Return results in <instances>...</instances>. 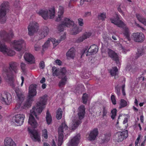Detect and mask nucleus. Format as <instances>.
I'll return each instance as SVG.
<instances>
[{
	"mask_svg": "<svg viewBox=\"0 0 146 146\" xmlns=\"http://www.w3.org/2000/svg\"><path fill=\"white\" fill-rule=\"evenodd\" d=\"M144 50L141 49H139L138 50V52L136 54V57L137 58L140 56L144 54Z\"/></svg>",
	"mask_w": 146,
	"mask_h": 146,
	"instance_id": "nucleus-41",
	"label": "nucleus"
},
{
	"mask_svg": "<svg viewBox=\"0 0 146 146\" xmlns=\"http://www.w3.org/2000/svg\"><path fill=\"white\" fill-rule=\"evenodd\" d=\"M9 8V3L7 2H4L0 6V23H3L5 22L6 12Z\"/></svg>",
	"mask_w": 146,
	"mask_h": 146,
	"instance_id": "nucleus-5",
	"label": "nucleus"
},
{
	"mask_svg": "<svg viewBox=\"0 0 146 146\" xmlns=\"http://www.w3.org/2000/svg\"><path fill=\"white\" fill-rule=\"evenodd\" d=\"M128 136V131L126 130L123 131L117 132L115 134L114 137L116 140L119 142L123 141Z\"/></svg>",
	"mask_w": 146,
	"mask_h": 146,
	"instance_id": "nucleus-13",
	"label": "nucleus"
},
{
	"mask_svg": "<svg viewBox=\"0 0 146 146\" xmlns=\"http://www.w3.org/2000/svg\"><path fill=\"white\" fill-rule=\"evenodd\" d=\"M136 17L137 19L141 22L146 26V18L143 17L139 14H137Z\"/></svg>",
	"mask_w": 146,
	"mask_h": 146,
	"instance_id": "nucleus-32",
	"label": "nucleus"
},
{
	"mask_svg": "<svg viewBox=\"0 0 146 146\" xmlns=\"http://www.w3.org/2000/svg\"><path fill=\"white\" fill-rule=\"evenodd\" d=\"M66 56L68 58L73 59L75 56L74 49L73 48H70L66 53Z\"/></svg>",
	"mask_w": 146,
	"mask_h": 146,
	"instance_id": "nucleus-31",
	"label": "nucleus"
},
{
	"mask_svg": "<svg viewBox=\"0 0 146 146\" xmlns=\"http://www.w3.org/2000/svg\"><path fill=\"white\" fill-rule=\"evenodd\" d=\"M74 22L70 19L65 18L62 22V24L59 25L57 27V29L60 32L63 31L64 29V26L68 27H72L74 25Z\"/></svg>",
	"mask_w": 146,
	"mask_h": 146,
	"instance_id": "nucleus-8",
	"label": "nucleus"
},
{
	"mask_svg": "<svg viewBox=\"0 0 146 146\" xmlns=\"http://www.w3.org/2000/svg\"><path fill=\"white\" fill-rule=\"evenodd\" d=\"M80 135L78 134L68 143V146H77L80 138Z\"/></svg>",
	"mask_w": 146,
	"mask_h": 146,
	"instance_id": "nucleus-20",
	"label": "nucleus"
},
{
	"mask_svg": "<svg viewBox=\"0 0 146 146\" xmlns=\"http://www.w3.org/2000/svg\"><path fill=\"white\" fill-rule=\"evenodd\" d=\"M131 36L134 41L137 42H142L145 38L144 35L142 33H133Z\"/></svg>",
	"mask_w": 146,
	"mask_h": 146,
	"instance_id": "nucleus-18",
	"label": "nucleus"
},
{
	"mask_svg": "<svg viewBox=\"0 0 146 146\" xmlns=\"http://www.w3.org/2000/svg\"><path fill=\"white\" fill-rule=\"evenodd\" d=\"M82 100L84 104H86L88 100V96L87 94H83Z\"/></svg>",
	"mask_w": 146,
	"mask_h": 146,
	"instance_id": "nucleus-43",
	"label": "nucleus"
},
{
	"mask_svg": "<svg viewBox=\"0 0 146 146\" xmlns=\"http://www.w3.org/2000/svg\"><path fill=\"white\" fill-rule=\"evenodd\" d=\"M111 134L110 133H106L104 135V142H107L110 139Z\"/></svg>",
	"mask_w": 146,
	"mask_h": 146,
	"instance_id": "nucleus-42",
	"label": "nucleus"
},
{
	"mask_svg": "<svg viewBox=\"0 0 146 146\" xmlns=\"http://www.w3.org/2000/svg\"><path fill=\"white\" fill-rule=\"evenodd\" d=\"M91 34L92 33L90 32H86L82 36L79 37L76 41L77 43H80L87 38H89L91 36Z\"/></svg>",
	"mask_w": 146,
	"mask_h": 146,
	"instance_id": "nucleus-26",
	"label": "nucleus"
},
{
	"mask_svg": "<svg viewBox=\"0 0 146 146\" xmlns=\"http://www.w3.org/2000/svg\"><path fill=\"white\" fill-rule=\"evenodd\" d=\"M13 47L15 50L19 51L21 50L23 46L25 45V43L23 39L15 40L12 43Z\"/></svg>",
	"mask_w": 146,
	"mask_h": 146,
	"instance_id": "nucleus-16",
	"label": "nucleus"
},
{
	"mask_svg": "<svg viewBox=\"0 0 146 146\" xmlns=\"http://www.w3.org/2000/svg\"><path fill=\"white\" fill-rule=\"evenodd\" d=\"M28 29L29 35L30 36L33 35L38 30V24L35 21L31 22L28 26Z\"/></svg>",
	"mask_w": 146,
	"mask_h": 146,
	"instance_id": "nucleus-10",
	"label": "nucleus"
},
{
	"mask_svg": "<svg viewBox=\"0 0 146 146\" xmlns=\"http://www.w3.org/2000/svg\"><path fill=\"white\" fill-rule=\"evenodd\" d=\"M131 67L130 65L127 66L126 67V69L129 70L131 69Z\"/></svg>",
	"mask_w": 146,
	"mask_h": 146,
	"instance_id": "nucleus-63",
	"label": "nucleus"
},
{
	"mask_svg": "<svg viewBox=\"0 0 146 146\" xmlns=\"http://www.w3.org/2000/svg\"><path fill=\"white\" fill-rule=\"evenodd\" d=\"M140 119L141 121V122L142 123H143V115H141L140 116Z\"/></svg>",
	"mask_w": 146,
	"mask_h": 146,
	"instance_id": "nucleus-60",
	"label": "nucleus"
},
{
	"mask_svg": "<svg viewBox=\"0 0 146 146\" xmlns=\"http://www.w3.org/2000/svg\"><path fill=\"white\" fill-rule=\"evenodd\" d=\"M55 62L56 64L59 66H60L62 64V62L60 60L57 59L55 61Z\"/></svg>",
	"mask_w": 146,
	"mask_h": 146,
	"instance_id": "nucleus-53",
	"label": "nucleus"
},
{
	"mask_svg": "<svg viewBox=\"0 0 146 146\" xmlns=\"http://www.w3.org/2000/svg\"><path fill=\"white\" fill-rule=\"evenodd\" d=\"M98 133V129L96 128L94 129L91 132L89 136V139L90 141L94 140L96 137Z\"/></svg>",
	"mask_w": 146,
	"mask_h": 146,
	"instance_id": "nucleus-29",
	"label": "nucleus"
},
{
	"mask_svg": "<svg viewBox=\"0 0 146 146\" xmlns=\"http://www.w3.org/2000/svg\"><path fill=\"white\" fill-rule=\"evenodd\" d=\"M40 67L42 69H44V63L43 61H41L40 62L39 64Z\"/></svg>",
	"mask_w": 146,
	"mask_h": 146,
	"instance_id": "nucleus-51",
	"label": "nucleus"
},
{
	"mask_svg": "<svg viewBox=\"0 0 146 146\" xmlns=\"http://www.w3.org/2000/svg\"><path fill=\"white\" fill-rule=\"evenodd\" d=\"M78 21L79 25L81 26H83L84 24L83 19L81 18H79L78 19Z\"/></svg>",
	"mask_w": 146,
	"mask_h": 146,
	"instance_id": "nucleus-50",
	"label": "nucleus"
},
{
	"mask_svg": "<svg viewBox=\"0 0 146 146\" xmlns=\"http://www.w3.org/2000/svg\"><path fill=\"white\" fill-rule=\"evenodd\" d=\"M51 42L52 43L54 46H56L60 42L61 40H56L55 38H50Z\"/></svg>",
	"mask_w": 146,
	"mask_h": 146,
	"instance_id": "nucleus-39",
	"label": "nucleus"
},
{
	"mask_svg": "<svg viewBox=\"0 0 146 146\" xmlns=\"http://www.w3.org/2000/svg\"><path fill=\"white\" fill-rule=\"evenodd\" d=\"M52 72L53 76H57L59 74V70L56 67L54 66L52 67Z\"/></svg>",
	"mask_w": 146,
	"mask_h": 146,
	"instance_id": "nucleus-37",
	"label": "nucleus"
},
{
	"mask_svg": "<svg viewBox=\"0 0 146 146\" xmlns=\"http://www.w3.org/2000/svg\"><path fill=\"white\" fill-rule=\"evenodd\" d=\"M98 47L95 44L91 45L87 51L86 56L96 53L98 51Z\"/></svg>",
	"mask_w": 146,
	"mask_h": 146,
	"instance_id": "nucleus-23",
	"label": "nucleus"
},
{
	"mask_svg": "<svg viewBox=\"0 0 146 146\" xmlns=\"http://www.w3.org/2000/svg\"><path fill=\"white\" fill-rule=\"evenodd\" d=\"M93 0H81L80 1V3L82 4H83V2L84 1H87L88 2H90L91 1Z\"/></svg>",
	"mask_w": 146,
	"mask_h": 146,
	"instance_id": "nucleus-55",
	"label": "nucleus"
},
{
	"mask_svg": "<svg viewBox=\"0 0 146 146\" xmlns=\"http://www.w3.org/2000/svg\"><path fill=\"white\" fill-rule=\"evenodd\" d=\"M111 102L113 103V104L114 105H115L116 104V100L115 98V96L113 95H112L111 96Z\"/></svg>",
	"mask_w": 146,
	"mask_h": 146,
	"instance_id": "nucleus-47",
	"label": "nucleus"
},
{
	"mask_svg": "<svg viewBox=\"0 0 146 146\" xmlns=\"http://www.w3.org/2000/svg\"><path fill=\"white\" fill-rule=\"evenodd\" d=\"M111 22L118 27L123 28L124 31L123 34L124 36L129 40H131L130 35V33L128 28L125 26L124 23L121 21L119 20L118 15H116L115 17L111 18L110 19Z\"/></svg>",
	"mask_w": 146,
	"mask_h": 146,
	"instance_id": "nucleus-4",
	"label": "nucleus"
},
{
	"mask_svg": "<svg viewBox=\"0 0 146 146\" xmlns=\"http://www.w3.org/2000/svg\"><path fill=\"white\" fill-rule=\"evenodd\" d=\"M36 86L37 85L36 84H32L30 86L28 96L25 102L23 104V106H21V109H26L31 107L33 100V98L36 94Z\"/></svg>",
	"mask_w": 146,
	"mask_h": 146,
	"instance_id": "nucleus-3",
	"label": "nucleus"
},
{
	"mask_svg": "<svg viewBox=\"0 0 146 146\" xmlns=\"http://www.w3.org/2000/svg\"><path fill=\"white\" fill-rule=\"evenodd\" d=\"M82 121L78 119H74L73 120V123L70 126V128L72 130H75L79 125L82 123Z\"/></svg>",
	"mask_w": 146,
	"mask_h": 146,
	"instance_id": "nucleus-30",
	"label": "nucleus"
},
{
	"mask_svg": "<svg viewBox=\"0 0 146 146\" xmlns=\"http://www.w3.org/2000/svg\"><path fill=\"white\" fill-rule=\"evenodd\" d=\"M78 30H76L75 31L74 30H72L71 31V33L72 35H76L78 33Z\"/></svg>",
	"mask_w": 146,
	"mask_h": 146,
	"instance_id": "nucleus-54",
	"label": "nucleus"
},
{
	"mask_svg": "<svg viewBox=\"0 0 146 146\" xmlns=\"http://www.w3.org/2000/svg\"><path fill=\"white\" fill-rule=\"evenodd\" d=\"M4 146H16L13 139L9 137L6 138L4 140Z\"/></svg>",
	"mask_w": 146,
	"mask_h": 146,
	"instance_id": "nucleus-27",
	"label": "nucleus"
},
{
	"mask_svg": "<svg viewBox=\"0 0 146 146\" xmlns=\"http://www.w3.org/2000/svg\"><path fill=\"white\" fill-rule=\"evenodd\" d=\"M133 110L135 111H136L137 112L138 110V109H137V108H136L134 106H133Z\"/></svg>",
	"mask_w": 146,
	"mask_h": 146,
	"instance_id": "nucleus-64",
	"label": "nucleus"
},
{
	"mask_svg": "<svg viewBox=\"0 0 146 146\" xmlns=\"http://www.w3.org/2000/svg\"><path fill=\"white\" fill-rule=\"evenodd\" d=\"M62 111L60 108H59L57 111L56 117L57 119H60L62 117Z\"/></svg>",
	"mask_w": 146,
	"mask_h": 146,
	"instance_id": "nucleus-36",
	"label": "nucleus"
},
{
	"mask_svg": "<svg viewBox=\"0 0 146 146\" xmlns=\"http://www.w3.org/2000/svg\"><path fill=\"white\" fill-rule=\"evenodd\" d=\"M0 99L4 104L8 105L12 101V96L9 93L4 92L1 94Z\"/></svg>",
	"mask_w": 146,
	"mask_h": 146,
	"instance_id": "nucleus-15",
	"label": "nucleus"
},
{
	"mask_svg": "<svg viewBox=\"0 0 146 146\" xmlns=\"http://www.w3.org/2000/svg\"><path fill=\"white\" fill-rule=\"evenodd\" d=\"M25 118L24 115L22 114H17L13 116L12 119V121L15 123L17 126L22 125L24 122Z\"/></svg>",
	"mask_w": 146,
	"mask_h": 146,
	"instance_id": "nucleus-11",
	"label": "nucleus"
},
{
	"mask_svg": "<svg viewBox=\"0 0 146 146\" xmlns=\"http://www.w3.org/2000/svg\"><path fill=\"white\" fill-rule=\"evenodd\" d=\"M106 15L105 13H100L98 15V18L100 20H102V21L105 20V19L106 18Z\"/></svg>",
	"mask_w": 146,
	"mask_h": 146,
	"instance_id": "nucleus-40",
	"label": "nucleus"
},
{
	"mask_svg": "<svg viewBox=\"0 0 146 146\" xmlns=\"http://www.w3.org/2000/svg\"><path fill=\"white\" fill-rule=\"evenodd\" d=\"M50 42H51L50 38H48L45 42L44 45L42 46V48L43 50L47 48L49 46L50 43Z\"/></svg>",
	"mask_w": 146,
	"mask_h": 146,
	"instance_id": "nucleus-38",
	"label": "nucleus"
},
{
	"mask_svg": "<svg viewBox=\"0 0 146 146\" xmlns=\"http://www.w3.org/2000/svg\"><path fill=\"white\" fill-rule=\"evenodd\" d=\"M64 7L61 6H60L59 7V11L58 12V17L56 20V21H60L63 17V15L64 12Z\"/></svg>",
	"mask_w": 146,
	"mask_h": 146,
	"instance_id": "nucleus-28",
	"label": "nucleus"
},
{
	"mask_svg": "<svg viewBox=\"0 0 146 146\" xmlns=\"http://www.w3.org/2000/svg\"><path fill=\"white\" fill-rule=\"evenodd\" d=\"M14 34L12 31H10L9 33L3 31L0 32V36L5 41L9 42L13 38Z\"/></svg>",
	"mask_w": 146,
	"mask_h": 146,
	"instance_id": "nucleus-12",
	"label": "nucleus"
},
{
	"mask_svg": "<svg viewBox=\"0 0 146 146\" xmlns=\"http://www.w3.org/2000/svg\"><path fill=\"white\" fill-rule=\"evenodd\" d=\"M117 10L119 12L121 13L122 14V15H124V12L122 11L121 10V8L120 7H118V8Z\"/></svg>",
	"mask_w": 146,
	"mask_h": 146,
	"instance_id": "nucleus-56",
	"label": "nucleus"
},
{
	"mask_svg": "<svg viewBox=\"0 0 146 146\" xmlns=\"http://www.w3.org/2000/svg\"><path fill=\"white\" fill-rule=\"evenodd\" d=\"M68 127L65 123H62L58 128V145L60 146L63 142L64 134L68 132Z\"/></svg>",
	"mask_w": 146,
	"mask_h": 146,
	"instance_id": "nucleus-6",
	"label": "nucleus"
},
{
	"mask_svg": "<svg viewBox=\"0 0 146 146\" xmlns=\"http://www.w3.org/2000/svg\"><path fill=\"white\" fill-rule=\"evenodd\" d=\"M115 90L116 93L118 96H119L120 95V88L118 85L115 87Z\"/></svg>",
	"mask_w": 146,
	"mask_h": 146,
	"instance_id": "nucleus-45",
	"label": "nucleus"
},
{
	"mask_svg": "<svg viewBox=\"0 0 146 146\" xmlns=\"http://www.w3.org/2000/svg\"><path fill=\"white\" fill-rule=\"evenodd\" d=\"M0 51L4 54L10 56H12L15 54V52L7 47L5 44L0 41Z\"/></svg>",
	"mask_w": 146,
	"mask_h": 146,
	"instance_id": "nucleus-9",
	"label": "nucleus"
},
{
	"mask_svg": "<svg viewBox=\"0 0 146 146\" xmlns=\"http://www.w3.org/2000/svg\"><path fill=\"white\" fill-rule=\"evenodd\" d=\"M34 48L35 50L36 51H38L40 48L39 46L37 44H36L35 45Z\"/></svg>",
	"mask_w": 146,
	"mask_h": 146,
	"instance_id": "nucleus-52",
	"label": "nucleus"
},
{
	"mask_svg": "<svg viewBox=\"0 0 146 146\" xmlns=\"http://www.w3.org/2000/svg\"><path fill=\"white\" fill-rule=\"evenodd\" d=\"M15 92L17 94V95L18 98V104H17L15 107L16 109H17L20 108L21 103L23 101L24 99V96L23 94L21 91L19 90V89H16Z\"/></svg>",
	"mask_w": 146,
	"mask_h": 146,
	"instance_id": "nucleus-19",
	"label": "nucleus"
},
{
	"mask_svg": "<svg viewBox=\"0 0 146 146\" xmlns=\"http://www.w3.org/2000/svg\"><path fill=\"white\" fill-rule=\"evenodd\" d=\"M127 105V102L124 100L121 99L120 101L119 109H121L122 108H124Z\"/></svg>",
	"mask_w": 146,
	"mask_h": 146,
	"instance_id": "nucleus-35",
	"label": "nucleus"
},
{
	"mask_svg": "<svg viewBox=\"0 0 146 146\" xmlns=\"http://www.w3.org/2000/svg\"><path fill=\"white\" fill-rule=\"evenodd\" d=\"M46 119L47 123L48 125L50 124L52 121V118L48 110L46 113Z\"/></svg>",
	"mask_w": 146,
	"mask_h": 146,
	"instance_id": "nucleus-34",
	"label": "nucleus"
},
{
	"mask_svg": "<svg viewBox=\"0 0 146 146\" xmlns=\"http://www.w3.org/2000/svg\"><path fill=\"white\" fill-rule=\"evenodd\" d=\"M65 36L64 35H63L62 36H61L60 39H59V40H61H61H64L65 38Z\"/></svg>",
	"mask_w": 146,
	"mask_h": 146,
	"instance_id": "nucleus-59",
	"label": "nucleus"
},
{
	"mask_svg": "<svg viewBox=\"0 0 146 146\" xmlns=\"http://www.w3.org/2000/svg\"><path fill=\"white\" fill-rule=\"evenodd\" d=\"M37 13L45 20L48 19L49 16H50V19L53 18L55 16V11L54 8L48 11L46 9L41 10L39 11Z\"/></svg>",
	"mask_w": 146,
	"mask_h": 146,
	"instance_id": "nucleus-7",
	"label": "nucleus"
},
{
	"mask_svg": "<svg viewBox=\"0 0 146 146\" xmlns=\"http://www.w3.org/2000/svg\"><path fill=\"white\" fill-rule=\"evenodd\" d=\"M85 113V109L84 106H80L78 109L77 113L79 120L81 121V120L84 117Z\"/></svg>",
	"mask_w": 146,
	"mask_h": 146,
	"instance_id": "nucleus-22",
	"label": "nucleus"
},
{
	"mask_svg": "<svg viewBox=\"0 0 146 146\" xmlns=\"http://www.w3.org/2000/svg\"><path fill=\"white\" fill-rule=\"evenodd\" d=\"M42 136L43 137L46 139L47 138V132L46 129H44L42 131Z\"/></svg>",
	"mask_w": 146,
	"mask_h": 146,
	"instance_id": "nucleus-46",
	"label": "nucleus"
},
{
	"mask_svg": "<svg viewBox=\"0 0 146 146\" xmlns=\"http://www.w3.org/2000/svg\"><path fill=\"white\" fill-rule=\"evenodd\" d=\"M21 67L22 70L24 71L26 69V65L23 62H21Z\"/></svg>",
	"mask_w": 146,
	"mask_h": 146,
	"instance_id": "nucleus-49",
	"label": "nucleus"
},
{
	"mask_svg": "<svg viewBox=\"0 0 146 146\" xmlns=\"http://www.w3.org/2000/svg\"><path fill=\"white\" fill-rule=\"evenodd\" d=\"M9 68L4 67L3 69L2 75L4 78L8 81L10 85L13 88L15 85L14 84V78L12 71L17 72V64L15 62H11L9 63Z\"/></svg>",
	"mask_w": 146,
	"mask_h": 146,
	"instance_id": "nucleus-2",
	"label": "nucleus"
},
{
	"mask_svg": "<svg viewBox=\"0 0 146 146\" xmlns=\"http://www.w3.org/2000/svg\"><path fill=\"white\" fill-rule=\"evenodd\" d=\"M29 131L31 134V137L33 141L39 142L40 141V136L36 131L29 129Z\"/></svg>",
	"mask_w": 146,
	"mask_h": 146,
	"instance_id": "nucleus-21",
	"label": "nucleus"
},
{
	"mask_svg": "<svg viewBox=\"0 0 146 146\" xmlns=\"http://www.w3.org/2000/svg\"><path fill=\"white\" fill-rule=\"evenodd\" d=\"M49 29L47 27H44L41 28L40 33L39 40L44 38L48 34L49 32Z\"/></svg>",
	"mask_w": 146,
	"mask_h": 146,
	"instance_id": "nucleus-25",
	"label": "nucleus"
},
{
	"mask_svg": "<svg viewBox=\"0 0 146 146\" xmlns=\"http://www.w3.org/2000/svg\"><path fill=\"white\" fill-rule=\"evenodd\" d=\"M107 52L109 56L112 60L115 61L117 64H120L119 56L115 51L110 48L107 49Z\"/></svg>",
	"mask_w": 146,
	"mask_h": 146,
	"instance_id": "nucleus-17",
	"label": "nucleus"
},
{
	"mask_svg": "<svg viewBox=\"0 0 146 146\" xmlns=\"http://www.w3.org/2000/svg\"><path fill=\"white\" fill-rule=\"evenodd\" d=\"M117 110L115 109H114L111 111V113L112 115H111V117L113 119H114L115 116L116 115Z\"/></svg>",
	"mask_w": 146,
	"mask_h": 146,
	"instance_id": "nucleus-44",
	"label": "nucleus"
},
{
	"mask_svg": "<svg viewBox=\"0 0 146 146\" xmlns=\"http://www.w3.org/2000/svg\"><path fill=\"white\" fill-rule=\"evenodd\" d=\"M24 58L25 61L29 64H32L35 63L33 56L29 53H26L24 55Z\"/></svg>",
	"mask_w": 146,
	"mask_h": 146,
	"instance_id": "nucleus-24",
	"label": "nucleus"
},
{
	"mask_svg": "<svg viewBox=\"0 0 146 146\" xmlns=\"http://www.w3.org/2000/svg\"><path fill=\"white\" fill-rule=\"evenodd\" d=\"M127 118L126 117L124 119L123 122V124H125L127 122Z\"/></svg>",
	"mask_w": 146,
	"mask_h": 146,
	"instance_id": "nucleus-62",
	"label": "nucleus"
},
{
	"mask_svg": "<svg viewBox=\"0 0 146 146\" xmlns=\"http://www.w3.org/2000/svg\"><path fill=\"white\" fill-rule=\"evenodd\" d=\"M103 110L102 111L103 114H102V116L104 117V116H106V114L107 113V109H106V108L104 107H103Z\"/></svg>",
	"mask_w": 146,
	"mask_h": 146,
	"instance_id": "nucleus-48",
	"label": "nucleus"
},
{
	"mask_svg": "<svg viewBox=\"0 0 146 146\" xmlns=\"http://www.w3.org/2000/svg\"><path fill=\"white\" fill-rule=\"evenodd\" d=\"M67 72L65 68H62L61 70L60 75L61 76V80L59 83V86L61 87L64 85L67 81L66 75Z\"/></svg>",
	"mask_w": 146,
	"mask_h": 146,
	"instance_id": "nucleus-14",
	"label": "nucleus"
},
{
	"mask_svg": "<svg viewBox=\"0 0 146 146\" xmlns=\"http://www.w3.org/2000/svg\"><path fill=\"white\" fill-rule=\"evenodd\" d=\"M21 80H22V82L21 84V86H22L23 85V82H24V78L23 76H21Z\"/></svg>",
	"mask_w": 146,
	"mask_h": 146,
	"instance_id": "nucleus-57",
	"label": "nucleus"
},
{
	"mask_svg": "<svg viewBox=\"0 0 146 146\" xmlns=\"http://www.w3.org/2000/svg\"><path fill=\"white\" fill-rule=\"evenodd\" d=\"M47 95L45 94L40 98V101L36 104V106L33 107L30 111V114L29 116L28 123L34 128H36L38 126V123L35 120L34 115L36 118L38 119L39 118L37 115L40 114L44 108L47 101Z\"/></svg>",
	"mask_w": 146,
	"mask_h": 146,
	"instance_id": "nucleus-1",
	"label": "nucleus"
},
{
	"mask_svg": "<svg viewBox=\"0 0 146 146\" xmlns=\"http://www.w3.org/2000/svg\"><path fill=\"white\" fill-rule=\"evenodd\" d=\"M45 81V78L44 77H43L42 78V79L40 81V83H44Z\"/></svg>",
	"mask_w": 146,
	"mask_h": 146,
	"instance_id": "nucleus-58",
	"label": "nucleus"
},
{
	"mask_svg": "<svg viewBox=\"0 0 146 146\" xmlns=\"http://www.w3.org/2000/svg\"><path fill=\"white\" fill-rule=\"evenodd\" d=\"M90 14V12H86L84 14V16L85 17L87 16V15H89Z\"/></svg>",
	"mask_w": 146,
	"mask_h": 146,
	"instance_id": "nucleus-61",
	"label": "nucleus"
},
{
	"mask_svg": "<svg viewBox=\"0 0 146 146\" xmlns=\"http://www.w3.org/2000/svg\"><path fill=\"white\" fill-rule=\"evenodd\" d=\"M118 69L116 67H113L110 71V73L112 76L118 75Z\"/></svg>",
	"mask_w": 146,
	"mask_h": 146,
	"instance_id": "nucleus-33",
	"label": "nucleus"
}]
</instances>
